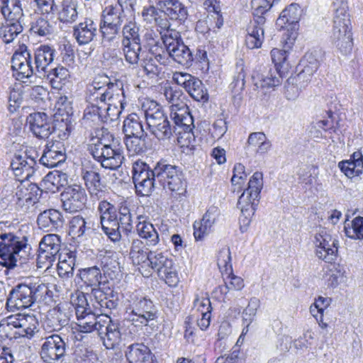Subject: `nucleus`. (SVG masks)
<instances>
[{
  "instance_id": "19",
  "label": "nucleus",
  "mask_w": 363,
  "mask_h": 363,
  "mask_svg": "<svg viewBox=\"0 0 363 363\" xmlns=\"http://www.w3.org/2000/svg\"><path fill=\"white\" fill-rule=\"evenodd\" d=\"M272 61L274 65L276 71L279 75V77H265L260 83V88L269 89L276 87L281 83V79L288 71L289 65L286 62V52L277 48L271 51Z\"/></svg>"
},
{
  "instance_id": "24",
  "label": "nucleus",
  "mask_w": 363,
  "mask_h": 363,
  "mask_svg": "<svg viewBox=\"0 0 363 363\" xmlns=\"http://www.w3.org/2000/svg\"><path fill=\"white\" fill-rule=\"evenodd\" d=\"M302 10L298 4L293 3L286 7L280 13L276 24L280 28L294 30L301 18Z\"/></svg>"
},
{
  "instance_id": "4",
  "label": "nucleus",
  "mask_w": 363,
  "mask_h": 363,
  "mask_svg": "<svg viewBox=\"0 0 363 363\" xmlns=\"http://www.w3.org/2000/svg\"><path fill=\"white\" fill-rule=\"evenodd\" d=\"M156 172V189L162 187L177 194H182L186 187L184 174L181 169L167 163L166 161L157 162Z\"/></svg>"
},
{
  "instance_id": "54",
  "label": "nucleus",
  "mask_w": 363,
  "mask_h": 363,
  "mask_svg": "<svg viewBox=\"0 0 363 363\" xmlns=\"http://www.w3.org/2000/svg\"><path fill=\"white\" fill-rule=\"evenodd\" d=\"M338 166L340 170L347 177H354L362 173L363 169V161L346 160L339 162Z\"/></svg>"
},
{
  "instance_id": "20",
  "label": "nucleus",
  "mask_w": 363,
  "mask_h": 363,
  "mask_svg": "<svg viewBox=\"0 0 363 363\" xmlns=\"http://www.w3.org/2000/svg\"><path fill=\"white\" fill-rule=\"evenodd\" d=\"M27 121L32 133L40 139H46L53 132L54 128L45 113H33L28 116Z\"/></svg>"
},
{
  "instance_id": "44",
  "label": "nucleus",
  "mask_w": 363,
  "mask_h": 363,
  "mask_svg": "<svg viewBox=\"0 0 363 363\" xmlns=\"http://www.w3.org/2000/svg\"><path fill=\"white\" fill-rule=\"evenodd\" d=\"M23 30V22H7L0 28V38L9 44L11 43Z\"/></svg>"
},
{
  "instance_id": "50",
  "label": "nucleus",
  "mask_w": 363,
  "mask_h": 363,
  "mask_svg": "<svg viewBox=\"0 0 363 363\" xmlns=\"http://www.w3.org/2000/svg\"><path fill=\"white\" fill-rule=\"evenodd\" d=\"M346 4H342L341 6L335 9L333 28H336V27H337V29H343V32L350 30V20Z\"/></svg>"
},
{
  "instance_id": "45",
  "label": "nucleus",
  "mask_w": 363,
  "mask_h": 363,
  "mask_svg": "<svg viewBox=\"0 0 363 363\" xmlns=\"http://www.w3.org/2000/svg\"><path fill=\"white\" fill-rule=\"evenodd\" d=\"M123 130L126 136L144 134L142 121L136 113L129 114L124 120Z\"/></svg>"
},
{
  "instance_id": "61",
  "label": "nucleus",
  "mask_w": 363,
  "mask_h": 363,
  "mask_svg": "<svg viewBox=\"0 0 363 363\" xmlns=\"http://www.w3.org/2000/svg\"><path fill=\"white\" fill-rule=\"evenodd\" d=\"M236 70L238 74L233 77V82L230 84V88L233 91H242L245 87V74L244 73V67H243V61L240 60V62L236 64Z\"/></svg>"
},
{
  "instance_id": "48",
  "label": "nucleus",
  "mask_w": 363,
  "mask_h": 363,
  "mask_svg": "<svg viewBox=\"0 0 363 363\" xmlns=\"http://www.w3.org/2000/svg\"><path fill=\"white\" fill-rule=\"evenodd\" d=\"M338 241L326 245L315 246V255L326 262L331 263L335 260L337 255Z\"/></svg>"
},
{
  "instance_id": "1",
  "label": "nucleus",
  "mask_w": 363,
  "mask_h": 363,
  "mask_svg": "<svg viewBox=\"0 0 363 363\" xmlns=\"http://www.w3.org/2000/svg\"><path fill=\"white\" fill-rule=\"evenodd\" d=\"M89 150L93 157L106 169H116L124 160L121 150L113 144V136L107 129H97L91 133Z\"/></svg>"
},
{
  "instance_id": "56",
  "label": "nucleus",
  "mask_w": 363,
  "mask_h": 363,
  "mask_svg": "<svg viewBox=\"0 0 363 363\" xmlns=\"http://www.w3.org/2000/svg\"><path fill=\"white\" fill-rule=\"evenodd\" d=\"M217 264L220 272L228 273L233 270L231 264V254L230 248L227 246L222 247L217 255Z\"/></svg>"
},
{
  "instance_id": "22",
  "label": "nucleus",
  "mask_w": 363,
  "mask_h": 363,
  "mask_svg": "<svg viewBox=\"0 0 363 363\" xmlns=\"http://www.w3.org/2000/svg\"><path fill=\"white\" fill-rule=\"evenodd\" d=\"M264 17H255L247 26V35L245 43L248 48L254 49L261 47L264 40Z\"/></svg>"
},
{
  "instance_id": "58",
  "label": "nucleus",
  "mask_w": 363,
  "mask_h": 363,
  "mask_svg": "<svg viewBox=\"0 0 363 363\" xmlns=\"http://www.w3.org/2000/svg\"><path fill=\"white\" fill-rule=\"evenodd\" d=\"M58 172L48 173L43 179L41 185L48 191L55 192L59 190L62 177H65Z\"/></svg>"
},
{
  "instance_id": "39",
  "label": "nucleus",
  "mask_w": 363,
  "mask_h": 363,
  "mask_svg": "<svg viewBox=\"0 0 363 363\" xmlns=\"http://www.w3.org/2000/svg\"><path fill=\"white\" fill-rule=\"evenodd\" d=\"M333 43L342 52L346 54L352 48V38L350 30L343 32V29L333 28L331 35Z\"/></svg>"
},
{
  "instance_id": "31",
  "label": "nucleus",
  "mask_w": 363,
  "mask_h": 363,
  "mask_svg": "<svg viewBox=\"0 0 363 363\" xmlns=\"http://www.w3.org/2000/svg\"><path fill=\"white\" fill-rule=\"evenodd\" d=\"M107 323V315L101 314L95 315L90 313H86L77 320V327L82 333H91L92 331H100L101 326Z\"/></svg>"
},
{
  "instance_id": "26",
  "label": "nucleus",
  "mask_w": 363,
  "mask_h": 363,
  "mask_svg": "<svg viewBox=\"0 0 363 363\" xmlns=\"http://www.w3.org/2000/svg\"><path fill=\"white\" fill-rule=\"evenodd\" d=\"M116 99L121 104V108H124L127 104L125 92H122L121 94L117 93L115 95L112 92H90L87 96V101L101 111L104 108H106L108 102Z\"/></svg>"
},
{
  "instance_id": "18",
  "label": "nucleus",
  "mask_w": 363,
  "mask_h": 363,
  "mask_svg": "<svg viewBox=\"0 0 363 363\" xmlns=\"http://www.w3.org/2000/svg\"><path fill=\"white\" fill-rule=\"evenodd\" d=\"M32 289L29 284H19L12 289L7 299L6 306L11 311L21 310L34 304Z\"/></svg>"
},
{
  "instance_id": "55",
  "label": "nucleus",
  "mask_w": 363,
  "mask_h": 363,
  "mask_svg": "<svg viewBox=\"0 0 363 363\" xmlns=\"http://www.w3.org/2000/svg\"><path fill=\"white\" fill-rule=\"evenodd\" d=\"M99 30L101 33L102 43H111L116 40L121 32V27L101 21Z\"/></svg>"
},
{
  "instance_id": "46",
  "label": "nucleus",
  "mask_w": 363,
  "mask_h": 363,
  "mask_svg": "<svg viewBox=\"0 0 363 363\" xmlns=\"http://www.w3.org/2000/svg\"><path fill=\"white\" fill-rule=\"evenodd\" d=\"M80 278L89 286L94 287L92 291H96L102 278L101 270L97 267H89L80 271Z\"/></svg>"
},
{
  "instance_id": "37",
  "label": "nucleus",
  "mask_w": 363,
  "mask_h": 363,
  "mask_svg": "<svg viewBox=\"0 0 363 363\" xmlns=\"http://www.w3.org/2000/svg\"><path fill=\"white\" fill-rule=\"evenodd\" d=\"M37 223L40 228L47 231L52 230L62 225V216L58 211L49 209L40 213Z\"/></svg>"
},
{
  "instance_id": "6",
  "label": "nucleus",
  "mask_w": 363,
  "mask_h": 363,
  "mask_svg": "<svg viewBox=\"0 0 363 363\" xmlns=\"http://www.w3.org/2000/svg\"><path fill=\"white\" fill-rule=\"evenodd\" d=\"M125 315L130 321L147 325L157 318V309L150 299L133 293L126 299Z\"/></svg>"
},
{
  "instance_id": "59",
  "label": "nucleus",
  "mask_w": 363,
  "mask_h": 363,
  "mask_svg": "<svg viewBox=\"0 0 363 363\" xmlns=\"http://www.w3.org/2000/svg\"><path fill=\"white\" fill-rule=\"evenodd\" d=\"M53 27L48 20L40 17L34 22L30 28L31 32L39 36H46L52 33Z\"/></svg>"
},
{
  "instance_id": "25",
  "label": "nucleus",
  "mask_w": 363,
  "mask_h": 363,
  "mask_svg": "<svg viewBox=\"0 0 363 363\" xmlns=\"http://www.w3.org/2000/svg\"><path fill=\"white\" fill-rule=\"evenodd\" d=\"M320 62L316 51L306 52L301 60L297 69L298 70V79H305L308 83L311 80L312 76L319 67Z\"/></svg>"
},
{
  "instance_id": "11",
  "label": "nucleus",
  "mask_w": 363,
  "mask_h": 363,
  "mask_svg": "<svg viewBox=\"0 0 363 363\" xmlns=\"http://www.w3.org/2000/svg\"><path fill=\"white\" fill-rule=\"evenodd\" d=\"M33 99L37 104L41 106L45 105V108H53L56 110L55 115L65 116L66 120L72 113V102L67 96L62 94L61 92H51L52 96H50V92H35Z\"/></svg>"
},
{
  "instance_id": "10",
  "label": "nucleus",
  "mask_w": 363,
  "mask_h": 363,
  "mask_svg": "<svg viewBox=\"0 0 363 363\" xmlns=\"http://www.w3.org/2000/svg\"><path fill=\"white\" fill-rule=\"evenodd\" d=\"M98 334L106 349L116 350H120L124 345L123 341L127 336L124 325L118 321H113L108 315L107 323L101 326V330Z\"/></svg>"
},
{
  "instance_id": "53",
  "label": "nucleus",
  "mask_w": 363,
  "mask_h": 363,
  "mask_svg": "<svg viewBox=\"0 0 363 363\" xmlns=\"http://www.w3.org/2000/svg\"><path fill=\"white\" fill-rule=\"evenodd\" d=\"M57 273L61 278H68L73 275L74 267V258L72 256L60 255L57 257Z\"/></svg>"
},
{
  "instance_id": "42",
  "label": "nucleus",
  "mask_w": 363,
  "mask_h": 363,
  "mask_svg": "<svg viewBox=\"0 0 363 363\" xmlns=\"http://www.w3.org/2000/svg\"><path fill=\"white\" fill-rule=\"evenodd\" d=\"M126 15L125 13L121 11L120 8L110 5L104 9L101 21L121 27Z\"/></svg>"
},
{
  "instance_id": "38",
  "label": "nucleus",
  "mask_w": 363,
  "mask_h": 363,
  "mask_svg": "<svg viewBox=\"0 0 363 363\" xmlns=\"http://www.w3.org/2000/svg\"><path fill=\"white\" fill-rule=\"evenodd\" d=\"M90 230V223L82 216H74L69 221V235L74 239L83 240Z\"/></svg>"
},
{
  "instance_id": "27",
  "label": "nucleus",
  "mask_w": 363,
  "mask_h": 363,
  "mask_svg": "<svg viewBox=\"0 0 363 363\" xmlns=\"http://www.w3.org/2000/svg\"><path fill=\"white\" fill-rule=\"evenodd\" d=\"M78 8L77 0H62L55 10L57 19L65 24L74 23L78 18Z\"/></svg>"
},
{
  "instance_id": "41",
  "label": "nucleus",
  "mask_w": 363,
  "mask_h": 363,
  "mask_svg": "<svg viewBox=\"0 0 363 363\" xmlns=\"http://www.w3.org/2000/svg\"><path fill=\"white\" fill-rule=\"evenodd\" d=\"M257 203H252L251 201H245L242 203L241 199H238V207L240 209L241 215L239 218V223L240 230L243 233L248 228L252 216L255 213L256 208L257 206Z\"/></svg>"
},
{
  "instance_id": "63",
  "label": "nucleus",
  "mask_w": 363,
  "mask_h": 363,
  "mask_svg": "<svg viewBox=\"0 0 363 363\" xmlns=\"http://www.w3.org/2000/svg\"><path fill=\"white\" fill-rule=\"evenodd\" d=\"M259 307V301L257 298H252L247 306L243 311L242 318L244 323L250 325L254 320L258 308Z\"/></svg>"
},
{
  "instance_id": "2",
  "label": "nucleus",
  "mask_w": 363,
  "mask_h": 363,
  "mask_svg": "<svg viewBox=\"0 0 363 363\" xmlns=\"http://www.w3.org/2000/svg\"><path fill=\"white\" fill-rule=\"evenodd\" d=\"M142 108L150 133L159 140H169L173 133H176L157 103L147 100L143 104Z\"/></svg>"
},
{
  "instance_id": "28",
  "label": "nucleus",
  "mask_w": 363,
  "mask_h": 363,
  "mask_svg": "<svg viewBox=\"0 0 363 363\" xmlns=\"http://www.w3.org/2000/svg\"><path fill=\"white\" fill-rule=\"evenodd\" d=\"M262 188L263 174L260 172H256L250 179L247 188L245 189L239 197L242 201V203L247 201L258 204Z\"/></svg>"
},
{
  "instance_id": "51",
  "label": "nucleus",
  "mask_w": 363,
  "mask_h": 363,
  "mask_svg": "<svg viewBox=\"0 0 363 363\" xmlns=\"http://www.w3.org/2000/svg\"><path fill=\"white\" fill-rule=\"evenodd\" d=\"M348 218L345 220V230L346 235L354 240L363 239V217L354 218L350 225L347 223Z\"/></svg>"
},
{
  "instance_id": "43",
  "label": "nucleus",
  "mask_w": 363,
  "mask_h": 363,
  "mask_svg": "<svg viewBox=\"0 0 363 363\" xmlns=\"http://www.w3.org/2000/svg\"><path fill=\"white\" fill-rule=\"evenodd\" d=\"M147 134L144 133L141 135H130L125 138V143L127 150L132 155L140 154L145 152L147 148Z\"/></svg>"
},
{
  "instance_id": "49",
  "label": "nucleus",
  "mask_w": 363,
  "mask_h": 363,
  "mask_svg": "<svg viewBox=\"0 0 363 363\" xmlns=\"http://www.w3.org/2000/svg\"><path fill=\"white\" fill-rule=\"evenodd\" d=\"M32 289V296L34 303L45 301L47 297L51 296V291L47 284L36 278L35 281L28 283Z\"/></svg>"
},
{
  "instance_id": "7",
  "label": "nucleus",
  "mask_w": 363,
  "mask_h": 363,
  "mask_svg": "<svg viewBox=\"0 0 363 363\" xmlns=\"http://www.w3.org/2000/svg\"><path fill=\"white\" fill-rule=\"evenodd\" d=\"M166 52L177 63L189 67L194 60L193 55L188 46L184 45L179 32L167 28L161 35Z\"/></svg>"
},
{
  "instance_id": "14",
  "label": "nucleus",
  "mask_w": 363,
  "mask_h": 363,
  "mask_svg": "<svg viewBox=\"0 0 363 363\" xmlns=\"http://www.w3.org/2000/svg\"><path fill=\"white\" fill-rule=\"evenodd\" d=\"M61 240L56 234H48L45 235L39 245V254L38 264H44L46 268L52 266L60 254Z\"/></svg>"
},
{
  "instance_id": "35",
  "label": "nucleus",
  "mask_w": 363,
  "mask_h": 363,
  "mask_svg": "<svg viewBox=\"0 0 363 363\" xmlns=\"http://www.w3.org/2000/svg\"><path fill=\"white\" fill-rule=\"evenodd\" d=\"M146 245L140 239L133 240L130 250V257L133 264L141 265L142 267L147 266L150 258V252L152 251L149 250Z\"/></svg>"
},
{
  "instance_id": "60",
  "label": "nucleus",
  "mask_w": 363,
  "mask_h": 363,
  "mask_svg": "<svg viewBox=\"0 0 363 363\" xmlns=\"http://www.w3.org/2000/svg\"><path fill=\"white\" fill-rule=\"evenodd\" d=\"M31 53L25 45H20L11 58V65L18 66L21 64L31 63Z\"/></svg>"
},
{
  "instance_id": "3",
  "label": "nucleus",
  "mask_w": 363,
  "mask_h": 363,
  "mask_svg": "<svg viewBox=\"0 0 363 363\" xmlns=\"http://www.w3.org/2000/svg\"><path fill=\"white\" fill-rule=\"evenodd\" d=\"M0 238L2 240L0 244V264L13 269L18 262L21 264V259L27 254V238L13 233H2Z\"/></svg>"
},
{
  "instance_id": "17",
  "label": "nucleus",
  "mask_w": 363,
  "mask_h": 363,
  "mask_svg": "<svg viewBox=\"0 0 363 363\" xmlns=\"http://www.w3.org/2000/svg\"><path fill=\"white\" fill-rule=\"evenodd\" d=\"M63 209L69 213H75L84 208L86 201L84 189L79 185L69 186L61 193Z\"/></svg>"
},
{
  "instance_id": "16",
  "label": "nucleus",
  "mask_w": 363,
  "mask_h": 363,
  "mask_svg": "<svg viewBox=\"0 0 363 363\" xmlns=\"http://www.w3.org/2000/svg\"><path fill=\"white\" fill-rule=\"evenodd\" d=\"M35 157L28 155L26 151L14 154L11 167L18 182L31 178L35 172Z\"/></svg>"
},
{
  "instance_id": "8",
  "label": "nucleus",
  "mask_w": 363,
  "mask_h": 363,
  "mask_svg": "<svg viewBox=\"0 0 363 363\" xmlns=\"http://www.w3.org/2000/svg\"><path fill=\"white\" fill-rule=\"evenodd\" d=\"M150 256L147 266L155 270L169 286H177L179 279L173 259L167 253L159 251L151 252Z\"/></svg>"
},
{
  "instance_id": "32",
  "label": "nucleus",
  "mask_w": 363,
  "mask_h": 363,
  "mask_svg": "<svg viewBox=\"0 0 363 363\" xmlns=\"http://www.w3.org/2000/svg\"><path fill=\"white\" fill-rule=\"evenodd\" d=\"M136 231L140 238L145 240L147 246H155L159 242V235L154 225L144 216L138 217Z\"/></svg>"
},
{
  "instance_id": "47",
  "label": "nucleus",
  "mask_w": 363,
  "mask_h": 363,
  "mask_svg": "<svg viewBox=\"0 0 363 363\" xmlns=\"http://www.w3.org/2000/svg\"><path fill=\"white\" fill-rule=\"evenodd\" d=\"M228 276L225 278V284L218 288L222 294L227 296L230 291H240L244 287L243 279L233 274V270L225 273Z\"/></svg>"
},
{
  "instance_id": "23",
  "label": "nucleus",
  "mask_w": 363,
  "mask_h": 363,
  "mask_svg": "<svg viewBox=\"0 0 363 363\" xmlns=\"http://www.w3.org/2000/svg\"><path fill=\"white\" fill-rule=\"evenodd\" d=\"M96 23L91 18H85L73 28V35L79 45H86L93 40L97 33Z\"/></svg>"
},
{
  "instance_id": "12",
  "label": "nucleus",
  "mask_w": 363,
  "mask_h": 363,
  "mask_svg": "<svg viewBox=\"0 0 363 363\" xmlns=\"http://www.w3.org/2000/svg\"><path fill=\"white\" fill-rule=\"evenodd\" d=\"M67 350V344L57 334L44 338L40 348V357L45 363H59L62 361Z\"/></svg>"
},
{
  "instance_id": "13",
  "label": "nucleus",
  "mask_w": 363,
  "mask_h": 363,
  "mask_svg": "<svg viewBox=\"0 0 363 363\" xmlns=\"http://www.w3.org/2000/svg\"><path fill=\"white\" fill-rule=\"evenodd\" d=\"M38 325V321L35 316L29 314L18 313L7 317L1 323L0 327L3 330H6L7 328H10L11 330L13 328L18 329V334L19 335L30 338L37 331Z\"/></svg>"
},
{
  "instance_id": "36",
  "label": "nucleus",
  "mask_w": 363,
  "mask_h": 363,
  "mask_svg": "<svg viewBox=\"0 0 363 363\" xmlns=\"http://www.w3.org/2000/svg\"><path fill=\"white\" fill-rule=\"evenodd\" d=\"M55 50L48 45H40L34 52L35 68L40 72H48V66L52 62Z\"/></svg>"
},
{
  "instance_id": "64",
  "label": "nucleus",
  "mask_w": 363,
  "mask_h": 363,
  "mask_svg": "<svg viewBox=\"0 0 363 363\" xmlns=\"http://www.w3.org/2000/svg\"><path fill=\"white\" fill-rule=\"evenodd\" d=\"M265 137V134L262 132H255L250 133L247 139V145L245 146L246 152H255V149L257 148L259 145L263 143V140Z\"/></svg>"
},
{
  "instance_id": "52",
  "label": "nucleus",
  "mask_w": 363,
  "mask_h": 363,
  "mask_svg": "<svg viewBox=\"0 0 363 363\" xmlns=\"http://www.w3.org/2000/svg\"><path fill=\"white\" fill-rule=\"evenodd\" d=\"M82 177L91 194H96L101 188V176L94 169L83 170Z\"/></svg>"
},
{
  "instance_id": "21",
  "label": "nucleus",
  "mask_w": 363,
  "mask_h": 363,
  "mask_svg": "<svg viewBox=\"0 0 363 363\" xmlns=\"http://www.w3.org/2000/svg\"><path fill=\"white\" fill-rule=\"evenodd\" d=\"M182 109H174L170 111V117L174 123L173 126L176 133L181 134L183 131L187 135V138L190 137V132L194 127V120L191 115L186 104H180Z\"/></svg>"
},
{
  "instance_id": "62",
  "label": "nucleus",
  "mask_w": 363,
  "mask_h": 363,
  "mask_svg": "<svg viewBox=\"0 0 363 363\" xmlns=\"http://www.w3.org/2000/svg\"><path fill=\"white\" fill-rule=\"evenodd\" d=\"M33 2L36 6V11L41 15L53 16L57 5L55 0H34Z\"/></svg>"
},
{
  "instance_id": "33",
  "label": "nucleus",
  "mask_w": 363,
  "mask_h": 363,
  "mask_svg": "<svg viewBox=\"0 0 363 363\" xmlns=\"http://www.w3.org/2000/svg\"><path fill=\"white\" fill-rule=\"evenodd\" d=\"M17 186L16 188L15 195L13 199H16L14 201L18 206H23L26 204H30L32 202L35 203L36 199V192L38 191V188L35 184L26 185L21 182V183L16 182Z\"/></svg>"
},
{
  "instance_id": "5",
  "label": "nucleus",
  "mask_w": 363,
  "mask_h": 363,
  "mask_svg": "<svg viewBox=\"0 0 363 363\" xmlns=\"http://www.w3.org/2000/svg\"><path fill=\"white\" fill-rule=\"evenodd\" d=\"M140 26L130 20L125 23L121 30V45L125 60L130 64H137L143 57Z\"/></svg>"
},
{
  "instance_id": "34",
  "label": "nucleus",
  "mask_w": 363,
  "mask_h": 363,
  "mask_svg": "<svg viewBox=\"0 0 363 363\" xmlns=\"http://www.w3.org/2000/svg\"><path fill=\"white\" fill-rule=\"evenodd\" d=\"M126 357L129 363H156L150 349L143 344L130 345Z\"/></svg>"
},
{
  "instance_id": "57",
  "label": "nucleus",
  "mask_w": 363,
  "mask_h": 363,
  "mask_svg": "<svg viewBox=\"0 0 363 363\" xmlns=\"http://www.w3.org/2000/svg\"><path fill=\"white\" fill-rule=\"evenodd\" d=\"M65 159L66 156L64 153H54L44 151L39 161L43 166L52 168L63 162Z\"/></svg>"
},
{
  "instance_id": "30",
  "label": "nucleus",
  "mask_w": 363,
  "mask_h": 363,
  "mask_svg": "<svg viewBox=\"0 0 363 363\" xmlns=\"http://www.w3.org/2000/svg\"><path fill=\"white\" fill-rule=\"evenodd\" d=\"M160 10L172 20L184 21L188 16L186 7L178 0L160 1Z\"/></svg>"
},
{
  "instance_id": "40",
  "label": "nucleus",
  "mask_w": 363,
  "mask_h": 363,
  "mask_svg": "<svg viewBox=\"0 0 363 363\" xmlns=\"http://www.w3.org/2000/svg\"><path fill=\"white\" fill-rule=\"evenodd\" d=\"M117 231L121 233L122 230L125 233H130L133 229V219L130 208L126 203H121L117 213Z\"/></svg>"
},
{
  "instance_id": "29",
  "label": "nucleus",
  "mask_w": 363,
  "mask_h": 363,
  "mask_svg": "<svg viewBox=\"0 0 363 363\" xmlns=\"http://www.w3.org/2000/svg\"><path fill=\"white\" fill-rule=\"evenodd\" d=\"M1 13L7 22H23V11L21 0H0Z\"/></svg>"
},
{
  "instance_id": "9",
  "label": "nucleus",
  "mask_w": 363,
  "mask_h": 363,
  "mask_svg": "<svg viewBox=\"0 0 363 363\" xmlns=\"http://www.w3.org/2000/svg\"><path fill=\"white\" fill-rule=\"evenodd\" d=\"M157 163L153 169L145 162L138 160L133 164V181L138 194L148 196L154 189H156V172Z\"/></svg>"
},
{
  "instance_id": "15",
  "label": "nucleus",
  "mask_w": 363,
  "mask_h": 363,
  "mask_svg": "<svg viewBox=\"0 0 363 363\" xmlns=\"http://www.w3.org/2000/svg\"><path fill=\"white\" fill-rule=\"evenodd\" d=\"M98 211L100 213L101 224L104 232L112 241H119L121 235L116 228L118 225L116 220V208L111 203L102 201L99 204Z\"/></svg>"
}]
</instances>
